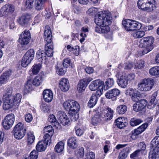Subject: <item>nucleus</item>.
I'll return each instance as SVG.
<instances>
[{"instance_id": "obj_59", "label": "nucleus", "mask_w": 159, "mask_h": 159, "mask_svg": "<svg viewBox=\"0 0 159 159\" xmlns=\"http://www.w3.org/2000/svg\"><path fill=\"white\" fill-rule=\"evenodd\" d=\"M144 62L142 60H140L135 65V68L138 69H142L144 67Z\"/></svg>"}, {"instance_id": "obj_39", "label": "nucleus", "mask_w": 159, "mask_h": 159, "mask_svg": "<svg viewBox=\"0 0 159 159\" xmlns=\"http://www.w3.org/2000/svg\"><path fill=\"white\" fill-rule=\"evenodd\" d=\"M143 122V120L140 119L133 118L131 119L130 124L132 126L138 125Z\"/></svg>"}, {"instance_id": "obj_26", "label": "nucleus", "mask_w": 159, "mask_h": 159, "mask_svg": "<svg viewBox=\"0 0 159 159\" xmlns=\"http://www.w3.org/2000/svg\"><path fill=\"white\" fill-rule=\"evenodd\" d=\"M47 144L44 139V141H39L37 144L36 148L38 152H43L45 150L46 148V145H50Z\"/></svg>"}, {"instance_id": "obj_18", "label": "nucleus", "mask_w": 159, "mask_h": 159, "mask_svg": "<svg viewBox=\"0 0 159 159\" xmlns=\"http://www.w3.org/2000/svg\"><path fill=\"white\" fill-rule=\"evenodd\" d=\"M59 87L63 92L68 91L70 87L68 80L66 78L61 79L59 82Z\"/></svg>"}, {"instance_id": "obj_64", "label": "nucleus", "mask_w": 159, "mask_h": 159, "mask_svg": "<svg viewBox=\"0 0 159 159\" xmlns=\"http://www.w3.org/2000/svg\"><path fill=\"white\" fill-rule=\"evenodd\" d=\"M128 93L129 95L131 97L134 95L135 96V94H137V92L135 89L131 88L129 89Z\"/></svg>"}, {"instance_id": "obj_44", "label": "nucleus", "mask_w": 159, "mask_h": 159, "mask_svg": "<svg viewBox=\"0 0 159 159\" xmlns=\"http://www.w3.org/2000/svg\"><path fill=\"white\" fill-rule=\"evenodd\" d=\"M38 152L36 150L32 151L30 153L28 157H25V159H37L38 157Z\"/></svg>"}, {"instance_id": "obj_2", "label": "nucleus", "mask_w": 159, "mask_h": 159, "mask_svg": "<svg viewBox=\"0 0 159 159\" xmlns=\"http://www.w3.org/2000/svg\"><path fill=\"white\" fill-rule=\"evenodd\" d=\"M63 106L65 110L68 111V114L72 120L76 121L78 119L79 116L78 113L80 107L76 101L68 100L64 102Z\"/></svg>"}, {"instance_id": "obj_13", "label": "nucleus", "mask_w": 159, "mask_h": 159, "mask_svg": "<svg viewBox=\"0 0 159 159\" xmlns=\"http://www.w3.org/2000/svg\"><path fill=\"white\" fill-rule=\"evenodd\" d=\"M120 93V91L117 89H114L108 91L105 94V96L108 99H111L115 101L117 99V97Z\"/></svg>"}, {"instance_id": "obj_25", "label": "nucleus", "mask_w": 159, "mask_h": 159, "mask_svg": "<svg viewBox=\"0 0 159 159\" xmlns=\"http://www.w3.org/2000/svg\"><path fill=\"white\" fill-rule=\"evenodd\" d=\"M41 67V65L40 63L34 65L29 70V74L31 75L37 74L39 72Z\"/></svg>"}, {"instance_id": "obj_47", "label": "nucleus", "mask_w": 159, "mask_h": 159, "mask_svg": "<svg viewBox=\"0 0 159 159\" xmlns=\"http://www.w3.org/2000/svg\"><path fill=\"white\" fill-rule=\"evenodd\" d=\"M114 80L112 78L108 79L105 83V86H107V89L111 87L114 84Z\"/></svg>"}, {"instance_id": "obj_31", "label": "nucleus", "mask_w": 159, "mask_h": 159, "mask_svg": "<svg viewBox=\"0 0 159 159\" xmlns=\"http://www.w3.org/2000/svg\"><path fill=\"white\" fill-rule=\"evenodd\" d=\"M87 85L83 79L81 80L79 82L77 86V90L80 93L84 91Z\"/></svg>"}, {"instance_id": "obj_1", "label": "nucleus", "mask_w": 159, "mask_h": 159, "mask_svg": "<svg viewBox=\"0 0 159 159\" xmlns=\"http://www.w3.org/2000/svg\"><path fill=\"white\" fill-rule=\"evenodd\" d=\"M94 21L97 25L101 26L102 33H107L110 32V28L108 25L112 21L111 13H104L103 11L99 12L96 15Z\"/></svg>"}, {"instance_id": "obj_29", "label": "nucleus", "mask_w": 159, "mask_h": 159, "mask_svg": "<svg viewBox=\"0 0 159 159\" xmlns=\"http://www.w3.org/2000/svg\"><path fill=\"white\" fill-rule=\"evenodd\" d=\"M98 97L96 94H92L88 102V107L90 108L93 107L96 104L98 101Z\"/></svg>"}, {"instance_id": "obj_53", "label": "nucleus", "mask_w": 159, "mask_h": 159, "mask_svg": "<svg viewBox=\"0 0 159 159\" xmlns=\"http://www.w3.org/2000/svg\"><path fill=\"white\" fill-rule=\"evenodd\" d=\"M136 135H138L134 134V132L133 131L132 134H129L127 135L128 139L126 140L127 141L130 142L132 141V140H135L136 139Z\"/></svg>"}, {"instance_id": "obj_9", "label": "nucleus", "mask_w": 159, "mask_h": 159, "mask_svg": "<svg viewBox=\"0 0 159 159\" xmlns=\"http://www.w3.org/2000/svg\"><path fill=\"white\" fill-rule=\"evenodd\" d=\"M45 134L43 136V139L47 144H50L51 137L53 134V129L51 125H49L44 128Z\"/></svg>"}, {"instance_id": "obj_54", "label": "nucleus", "mask_w": 159, "mask_h": 159, "mask_svg": "<svg viewBox=\"0 0 159 159\" xmlns=\"http://www.w3.org/2000/svg\"><path fill=\"white\" fill-rule=\"evenodd\" d=\"M48 120L50 122L53 123L55 126H56L57 124L58 125V123L57 122L55 116L53 115H50L49 116Z\"/></svg>"}, {"instance_id": "obj_42", "label": "nucleus", "mask_w": 159, "mask_h": 159, "mask_svg": "<svg viewBox=\"0 0 159 159\" xmlns=\"http://www.w3.org/2000/svg\"><path fill=\"white\" fill-rule=\"evenodd\" d=\"M26 131V129L24 128V125L21 122H19L14 127L13 131Z\"/></svg>"}, {"instance_id": "obj_28", "label": "nucleus", "mask_w": 159, "mask_h": 159, "mask_svg": "<svg viewBox=\"0 0 159 159\" xmlns=\"http://www.w3.org/2000/svg\"><path fill=\"white\" fill-rule=\"evenodd\" d=\"M130 151V149L129 147H127L124 149L119 154V159H125Z\"/></svg>"}, {"instance_id": "obj_12", "label": "nucleus", "mask_w": 159, "mask_h": 159, "mask_svg": "<svg viewBox=\"0 0 159 159\" xmlns=\"http://www.w3.org/2000/svg\"><path fill=\"white\" fill-rule=\"evenodd\" d=\"M101 117L103 120H110L113 117V111L109 107H105L101 111Z\"/></svg>"}, {"instance_id": "obj_17", "label": "nucleus", "mask_w": 159, "mask_h": 159, "mask_svg": "<svg viewBox=\"0 0 159 159\" xmlns=\"http://www.w3.org/2000/svg\"><path fill=\"white\" fill-rule=\"evenodd\" d=\"M30 19V15L24 14L18 17L17 21L20 25L24 26L28 24Z\"/></svg>"}, {"instance_id": "obj_27", "label": "nucleus", "mask_w": 159, "mask_h": 159, "mask_svg": "<svg viewBox=\"0 0 159 159\" xmlns=\"http://www.w3.org/2000/svg\"><path fill=\"white\" fill-rule=\"evenodd\" d=\"M49 44V43H47L45 45V53L48 57H51L53 56L54 48L52 45Z\"/></svg>"}, {"instance_id": "obj_30", "label": "nucleus", "mask_w": 159, "mask_h": 159, "mask_svg": "<svg viewBox=\"0 0 159 159\" xmlns=\"http://www.w3.org/2000/svg\"><path fill=\"white\" fill-rule=\"evenodd\" d=\"M36 57L39 61L42 62L44 60L46 59V54L44 51L42 50H39L36 53Z\"/></svg>"}, {"instance_id": "obj_3", "label": "nucleus", "mask_w": 159, "mask_h": 159, "mask_svg": "<svg viewBox=\"0 0 159 159\" xmlns=\"http://www.w3.org/2000/svg\"><path fill=\"white\" fill-rule=\"evenodd\" d=\"M137 5L139 9L150 12L156 9L157 2L155 0H138Z\"/></svg>"}, {"instance_id": "obj_10", "label": "nucleus", "mask_w": 159, "mask_h": 159, "mask_svg": "<svg viewBox=\"0 0 159 159\" xmlns=\"http://www.w3.org/2000/svg\"><path fill=\"white\" fill-rule=\"evenodd\" d=\"M30 38V31L28 30H25L20 34L19 42L22 45H26L29 43Z\"/></svg>"}, {"instance_id": "obj_7", "label": "nucleus", "mask_w": 159, "mask_h": 159, "mask_svg": "<svg viewBox=\"0 0 159 159\" xmlns=\"http://www.w3.org/2000/svg\"><path fill=\"white\" fill-rule=\"evenodd\" d=\"M34 50L30 49L28 50L24 55L21 61V65L24 67H26L34 58Z\"/></svg>"}, {"instance_id": "obj_49", "label": "nucleus", "mask_w": 159, "mask_h": 159, "mask_svg": "<svg viewBox=\"0 0 159 159\" xmlns=\"http://www.w3.org/2000/svg\"><path fill=\"white\" fill-rule=\"evenodd\" d=\"M32 82L31 80H29L27 81L25 86V89L27 92L30 91L32 89Z\"/></svg>"}, {"instance_id": "obj_60", "label": "nucleus", "mask_w": 159, "mask_h": 159, "mask_svg": "<svg viewBox=\"0 0 159 159\" xmlns=\"http://www.w3.org/2000/svg\"><path fill=\"white\" fill-rule=\"evenodd\" d=\"M95 155L92 152H87L86 155L85 159H94Z\"/></svg>"}, {"instance_id": "obj_33", "label": "nucleus", "mask_w": 159, "mask_h": 159, "mask_svg": "<svg viewBox=\"0 0 159 159\" xmlns=\"http://www.w3.org/2000/svg\"><path fill=\"white\" fill-rule=\"evenodd\" d=\"M15 138L18 139H21L25 136V131L22 130L19 131H13Z\"/></svg>"}, {"instance_id": "obj_4", "label": "nucleus", "mask_w": 159, "mask_h": 159, "mask_svg": "<svg viewBox=\"0 0 159 159\" xmlns=\"http://www.w3.org/2000/svg\"><path fill=\"white\" fill-rule=\"evenodd\" d=\"M154 41V39L152 36L144 37L140 40L139 44V47L144 48L142 51L143 54L144 55L148 53L153 49L152 44Z\"/></svg>"}, {"instance_id": "obj_38", "label": "nucleus", "mask_w": 159, "mask_h": 159, "mask_svg": "<svg viewBox=\"0 0 159 159\" xmlns=\"http://www.w3.org/2000/svg\"><path fill=\"white\" fill-rule=\"evenodd\" d=\"M12 98L14 100V102L16 106H18L21 102L22 98L21 94L19 93H17L14 96H12Z\"/></svg>"}, {"instance_id": "obj_15", "label": "nucleus", "mask_w": 159, "mask_h": 159, "mask_svg": "<svg viewBox=\"0 0 159 159\" xmlns=\"http://www.w3.org/2000/svg\"><path fill=\"white\" fill-rule=\"evenodd\" d=\"M149 159H157L159 158V147H151L148 154Z\"/></svg>"}, {"instance_id": "obj_5", "label": "nucleus", "mask_w": 159, "mask_h": 159, "mask_svg": "<svg viewBox=\"0 0 159 159\" xmlns=\"http://www.w3.org/2000/svg\"><path fill=\"white\" fill-rule=\"evenodd\" d=\"M122 24L125 30L128 31L140 29L142 27L141 23L136 20L129 19L123 20Z\"/></svg>"}, {"instance_id": "obj_50", "label": "nucleus", "mask_w": 159, "mask_h": 159, "mask_svg": "<svg viewBox=\"0 0 159 159\" xmlns=\"http://www.w3.org/2000/svg\"><path fill=\"white\" fill-rule=\"evenodd\" d=\"M35 0H26L25 6L26 8L31 9L33 7V4Z\"/></svg>"}, {"instance_id": "obj_61", "label": "nucleus", "mask_w": 159, "mask_h": 159, "mask_svg": "<svg viewBox=\"0 0 159 159\" xmlns=\"http://www.w3.org/2000/svg\"><path fill=\"white\" fill-rule=\"evenodd\" d=\"M116 125L119 128L122 129L125 126L126 122H115Z\"/></svg>"}, {"instance_id": "obj_43", "label": "nucleus", "mask_w": 159, "mask_h": 159, "mask_svg": "<svg viewBox=\"0 0 159 159\" xmlns=\"http://www.w3.org/2000/svg\"><path fill=\"white\" fill-rule=\"evenodd\" d=\"M34 135L31 132L28 134L27 143L29 145H31L33 143L35 140Z\"/></svg>"}, {"instance_id": "obj_22", "label": "nucleus", "mask_w": 159, "mask_h": 159, "mask_svg": "<svg viewBox=\"0 0 159 159\" xmlns=\"http://www.w3.org/2000/svg\"><path fill=\"white\" fill-rule=\"evenodd\" d=\"M67 145L72 149L76 148L78 145L76 137H72L69 139L67 141Z\"/></svg>"}, {"instance_id": "obj_63", "label": "nucleus", "mask_w": 159, "mask_h": 159, "mask_svg": "<svg viewBox=\"0 0 159 159\" xmlns=\"http://www.w3.org/2000/svg\"><path fill=\"white\" fill-rule=\"evenodd\" d=\"M33 116L30 114H26L25 116V121L27 122H30L33 120Z\"/></svg>"}, {"instance_id": "obj_62", "label": "nucleus", "mask_w": 159, "mask_h": 159, "mask_svg": "<svg viewBox=\"0 0 159 159\" xmlns=\"http://www.w3.org/2000/svg\"><path fill=\"white\" fill-rule=\"evenodd\" d=\"M70 59L69 58H67L64 60L63 62V65L64 67L66 68L70 65Z\"/></svg>"}, {"instance_id": "obj_14", "label": "nucleus", "mask_w": 159, "mask_h": 159, "mask_svg": "<svg viewBox=\"0 0 159 159\" xmlns=\"http://www.w3.org/2000/svg\"><path fill=\"white\" fill-rule=\"evenodd\" d=\"M57 117L60 123L64 125L70 123V120L64 112L61 111H59L57 114Z\"/></svg>"}, {"instance_id": "obj_32", "label": "nucleus", "mask_w": 159, "mask_h": 159, "mask_svg": "<svg viewBox=\"0 0 159 159\" xmlns=\"http://www.w3.org/2000/svg\"><path fill=\"white\" fill-rule=\"evenodd\" d=\"M148 126L147 124H144L134 130V134L138 135L143 132Z\"/></svg>"}, {"instance_id": "obj_21", "label": "nucleus", "mask_w": 159, "mask_h": 159, "mask_svg": "<svg viewBox=\"0 0 159 159\" xmlns=\"http://www.w3.org/2000/svg\"><path fill=\"white\" fill-rule=\"evenodd\" d=\"M128 82L126 76L125 75H122L117 80V82L119 86L122 88H125L127 86L128 84Z\"/></svg>"}, {"instance_id": "obj_56", "label": "nucleus", "mask_w": 159, "mask_h": 159, "mask_svg": "<svg viewBox=\"0 0 159 159\" xmlns=\"http://www.w3.org/2000/svg\"><path fill=\"white\" fill-rule=\"evenodd\" d=\"M57 72V74L59 75H63L66 72V69L65 70L62 67L60 68L59 66H57L56 67Z\"/></svg>"}, {"instance_id": "obj_45", "label": "nucleus", "mask_w": 159, "mask_h": 159, "mask_svg": "<svg viewBox=\"0 0 159 159\" xmlns=\"http://www.w3.org/2000/svg\"><path fill=\"white\" fill-rule=\"evenodd\" d=\"M137 104H138L141 111L147 105V102L146 100H141L137 102Z\"/></svg>"}, {"instance_id": "obj_36", "label": "nucleus", "mask_w": 159, "mask_h": 159, "mask_svg": "<svg viewBox=\"0 0 159 159\" xmlns=\"http://www.w3.org/2000/svg\"><path fill=\"white\" fill-rule=\"evenodd\" d=\"M149 73L151 75L159 76V66L151 68L149 70Z\"/></svg>"}, {"instance_id": "obj_37", "label": "nucleus", "mask_w": 159, "mask_h": 159, "mask_svg": "<svg viewBox=\"0 0 159 159\" xmlns=\"http://www.w3.org/2000/svg\"><path fill=\"white\" fill-rule=\"evenodd\" d=\"M127 107L125 105H120L116 108L117 112L119 114H124L127 111Z\"/></svg>"}, {"instance_id": "obj_19", "label": "nucleus", "mask_w": 159, "mask_h": 159, "mask_svg": "<svg viewBox=\"0 0 159 159\" xmlns=\"http://www.w3.org/2000/svg\"><path fill=\"white\" fill-rule=\"evenodd\" d=\"M15 10V7L11 4H6L1 9V11L3 12L4 15L12 13Z\"/></svg>"}, {"instance_id": "obj_52", "label": "nucleus", "mask_w": 159, "mask_h": 159, "mask_svg": "<svg viewBox=\"0 0 159 159\" xmlns=\"http://www.w3.org/2000/svg\"><path fill=\"white\" fill-rule=\"evenodd\" d=\"M145 35V32L143 31H139L136 32L133 34V36L135 38H140L142 37Z\"/></svg>"}, {"instance_id": "obj_11", "label": "nucleus", "mask_w": 159, "mask_h": 159, "mask_svg": "<svg viewBox=\"0 0 159 159\" xmlns=\"http://www.w3.org/2000/svg\"><path fill=\"white\" fill-rule=\"evenodd\" d=\"M15 120L14 115L10 114L7 115L4 118V121L2 122V125L6 129H9L12 126Z\"/></svg>"}, {"instance_id": "obj_55", "label": "nucleus", "mask_w": 159, "mask_h": 159, "mask_svg": "<svg viewBox=\"0 0 159 159\" xmlns=\"http://www.w3.org/2000/svg\"><path fill=\"white\" fill-rule=\"evenodd\" d=\"M141 155H142L141 152L137 150L130 155V157L131 158H137L141 156Z\"/></svg>"}, {"instance_id": "obj_34", "label": "nucleus", "mask_w": 159, "mask_h": 159, "mask_svg": "<svg viewBox=\"0 0 159 159\" xmlns=\"http://www.w3.org/2000/svg\"><path fill=\"white\" fill-rule=\"evenodd\" d=\"M139 149H138L141 152V153L142 155H145L147 153V150L146 149V145L143 142H140L139 144Z\"/></svg>"}, {"instance_id": "obj_41", "label": "nucleus", "mask_w": 159, "mask_h": 159, "mask_svg": "<svg viewBox=\"0 0 159 159\" xmlns=\"http://www.w3.org/2000/svg\"><path fill=\"white\" fill-rule=\"evenodd\" d=\"M103 120L101 117V115L99 116L98 114L94 115L92 119V123L93 125H95L98 123L100 122L101 120Z\"/></svg>"}, {"instance_id": "obj_35", "label": "nucleus", "mask_w": 159, "mask_h": 159, "mask_svg": "<svg viewBox=\"0 0 159 159\" xmlns=\"http://www.w3.org/2000/svg\"><path fill=\"white\" fill-rule=\"evenodd\" d=\"M64 143L63 142L60 141L58 142L55 147V151L57 153L61 152L64 149Z\"/></svg>"}, {"instance_id": "obj_57", "label": "nucleus", "mask_w": 159, "mask_h": 159, "mask_svg": "<svg viewBox=\"0 0 159 159\" xmlns=\"http://www.w3.org/2000/svg\"><path fill=\"white\" fill-rule=\"evenodd\" d=\"M98 11L97 9L95 7H92L89 8L87 11V14L90 15H95Z\"/></svg>"}, {"instance_id": "obj_46", "label": "nucleus", "mask_w": 159, "mask_h": 159, "mask_svg": "<svg viewBox=\"0 0 159 159\" xmlns=\"http://www.w3.org/2000/svg\"><path fill=\"white\" fill-rule=\"evenodd\" d=\"M157 95V93L154 92L152 94L151 98L150 103L152 107H154L156 103V97Z\"/></svg>"}, {"instance_id": "obj_40", "label": "nucleus", "mask_w": 159, "mask_h": 159, "mask_svg": "<svg viewBox=\"0 0 159 159\" xmlns=\"http://www.w3.org/2000/svg\"><path fill=\"white\" fill-rule=\"evenodd\" d=\"M151 147H159V136H156L152 140L150 144Z\"/></svg>"}, {"instance_id": "obj_51", "label": "nucleus", "mask_w": 159, "mask_h": 159, "mask_svg": "<svg viewBox=\"0 0 159 159\" xmlns=\"http://www.w3.org/2000/svg\"><path fill=\"white\" fill-rule=\"evenodd\" d=\"M42 110L45 113L48 112L50 110V107L49 105H48L45 103L42 104L41 106Z\"/></svg>"}, {"instance_id": "obj_23", "label": "nucleus", "mask_w": 159, "mask_h": 159, "mask_svg": "<svg viewBox=\"0 0 159 159\" xmlns=\"http://www.w3.org/2000/svg\"><path fill=\"white\" fill-rule=\"evenodd\" d=\"M47 0H35L34 8L36 10L40 11L43 9L45 6V2Z\"/></svg>"}, {"instance_id": "obj_16", "label": "nucleus", "mask_w": 159, "mask_h": 159, "mask_svg": "<svg viewBox=\"0 0 159 159\" xmlns=\"http://www.w3.org/2000/svg\"><path fill=\"white\" fill-rule=\"evenodd\" d=\"M52 33L50 28L48 26H46L44 33L45 41L48 43H50L52 42Z\"/></svg>"}, {"instance_id": "obj_6", "label": "nucleus", "mask_w": 159, "mask_h": 159, "mask_svg": "<svg viewBox=\"0 0 159 159\" xmlns=\"http://www.w3.org/2000/svg\"><path fill=\"white\" fill-rule=\"evenodd\" d=\"M154 85V80L152 78L141 80L138 84L139 89L142 91H147L150 90Z\"/></svg>"}, {"instance_id": "obj_24", "label": "nucleus", "mask_w": 159, "mask_h": 159, "mask_svg": "<svg viewBox=\"0 0 159 159\" xmlns=\"http://www.w3.org/2000/svg\"><path fill=\"white\" fill-rule=\"evenodd\" d=\"M101 82L98 80H96L91 82L89 86V88L90 90L94 91L100 87L101 85Z\"/></svg>"}, {"instance_id": "obj_20", "label": "nucleus", "mask_w": 159, "mask_h": 159, "mask_svg": "<svg viewBox=\"0 0 159 159\" xmlns=\"http://www.w3.org/2000/svg\"><path fill=\"white\" fill-rule=\"evenodd\" d=\"M43 97L45 101L47 102H51L53 98V95L52 92L48 89L44 90L43 93Z\"/></svg>"}, {"instance_id": "obj_8", "label": "nucleus", "mask_w": 159, "mask_h": 159, "mask_svg": "<svg viewBox=\"0 0 159 159\" xmlns=\"http://www.w3.org/2000/svg\"><path fill=\"white\" fill-rule=\"evenodd\" d=\"M2 100L3 102V108L5 110H7L16 107L12 97H7V96H3Z\"/></svg>"}, {"instance_id": "obj_58", "label": "nucleus", "mask_w": 159, "mask_h": 159, "mask_svg": "<svg viewBox=\"0 0 159 159\" xmlns=\"http://www.w3.org/2000/svg\"><path fill=\"white\" fill-rule=\"evenodd\" d=\"M12 89L11 87H8L6 90V93H5L3 96H7V97H12Z\"/></svg>"}, {"instance_id": "obj_48", "label": "nucleus", "mask_w": 159, "mask_h": 159, "mask_svg": "<svg viewBox=\"0 0 159 159\" xmlns=\"http://www.w3.org/2000/svg\"><path fill=\"white\" fill-rule=\"evenodd\" d=\"M41 78L40 76H36L33 80L32 83L33 85L39 86L41 83Z\"/></svg>"}]
</instances>
